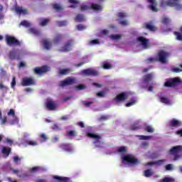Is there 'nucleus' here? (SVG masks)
I'll list each match as a JSON object with an SVG mask.
<instances>
[{"instance_id":"obj_1","label":"nucleus","mask_w":182,"mask_h":182,"mask_svg":"<svg viewBox=\"0 0 182 182\" xmlns=\"http://www.w3.org/2000/svg\"><path fill=\"white\" fill-rule=\"evenodd\" d=\"M161 8H166V6L174 7L177 11H181L182 4H180V0H168L162 1L160 4Z\"/></svg>"},{"instance_id":"obj_2","label":"nucleus","mask_w":182,"mask_h":182,"mask_svg":"<svg viewBox=\"0 0 182 182\" xmlns=\"http://www.w3.org/2000/svg\"><path fill=\"white\" fill-rule=\"evenodd\" d=\"M181 153H182V146L181 145L173 146L169 150V154H171V156H173V161H177V160L181 159Z\"/></svg>"},{"instance_id":"obj_3","label":"nucleus","mask_w":182,"mask_h":182,"mask_svg":"<svg viewBox=\"0 0 182 182\" xmlns=\"http://www.w3.org/2000/svg\"><path fill=\"white\" fill-rule=\"evenodd\" d=\"M6 43L8 46H21V41L12 36H6Z\"/></svg>"},{"instance_id":"obj_4","label":"nucleus","mask_w":182,"mask_h":182,"mask_svg":"<svg viewBox=\"0 0 182 182\" xmlns=\"http://www.w3.org/2000/svg\"><path fill=\"white\" fill-rule=\"evenodd\" d=\"M181 83V79L179 77L170 78L164 83L165 87H176Z\"/></svg>"},{"instance_id":"obj_5","label":"nucleus","mask_w":182,"mask_h":182,"mask_svg":"<svg viewBox=\"0 0 182 182\" xmlns=\"http://www.w3.org/2000/svg\"><path fill=\"white\" fill-rule=\"evenodd\" d=\"M122 161L128 164H139V161L132 154H127L122 157Z\"/></svg>"},{"instance_id":"obj_6","label":"nucleus","mask_w":182,"mask_h":182,"mask_svg":"<svg viewBox=\"0 0 182 182\" xmlns=\"http://www.w3.org/2000/svg\"><path fill=\"white\" fill-rule=\"evenodd\" d=\"M87 137H90V139H94L95 141H93V144H95L96 147H100V146L97 144H100V143H102V141H100V139H102V135H99L92 132H87Z\"/></svg>"},{"instance_id":"obj_7","label":"nucleus","mask_w":182,"mask_h":182,"mask_svg":"<svg viewBox=\"0 0 182 182\" xmlns=\"http://www.w3.org/2000/svg\"><path fill=\"white\" fill-rule=\"evenodd\" d=\"M146 2L149 4L148 6L149 11H151L152 12H159V8L157 7L159 3L157 2V0H146Z\"/></svg>"},{"instance_id":"obj_8","label":"nucleus","mask_w":182,"mask_h":182,"mask_svg":"<svg viewBox=\"0 0 182 182\" xmlns=\"http://www.w3.org/2000/svg\"><path fill=\"white\" fill-rule=\"evenodd\" d=\"M137 42H140L143 49H149L150 48V40L143 36H139L136 38Z\"/></svg>"},{"instance_id":"obj_9","label":"nucleus","mask_w":182,"mask_h":182,"mask_svg":"<svg viewBox=\"0 0 182 182\" xmlns=\"http://www.w3.org/2000/svg\"><path fill=\"white\" fill-rule=\"evenodd\" d=\"M75 83H76V78L68 77L64 80L60 81L59 86L60 87H65V86H70L75 85Z\"/></svg>"},{"instance_id":"obj_10","label":"nucleus","mask_w":182,"mask_h":182,"mask_svg":"<svg viewBox=\"0 0 182 182\" xmlns=\"http://www.w3.org/2000/svg\"><path fill=\"white\" fill-rule=\"evenodd\" d=\"M81 75H82V76L96 77V76H99V72L97 70L88 68V69L82 70L81 71Z\"/></svg>"},{"instance_id":"obj_11","label":"nucleus","mask_w":182,"mask_h":182,"mask_svg":"<svg viewBox=\"0 0 182 182\" xmlns=\"http://www.w3.org/2000/svg\"><path fill=\"white\" fill-rule=\"evenodd\" d=\"M11 60H21V53L18 50H12L9 53Z\"/></svg>"},{"instance_id":"obj_12","label":"nucleus","mask_w":182,"mask_h":182,"mask_svg":"<svg viewBox=\"0 0 182 182\" xmlns=\"http://www.w3.org/2000/svg\"><path fill=\"white\" fill-rule=\"evenodd\" d=\"M73 39H70L65 42L64 46L59 50L60 52H69L72 50L73 46Z\"/></svg>"},{"instance_id":"obj_13","label":"nucleus","mask_w":182,"mask_h":182,"mask_svg":"<svg viewBox=\"0 0 182 182\" xmlns=\"http://www.w3.org/2000/svg\"><path fill=\"white\" fill-rule=\"evenodd\" d=\"M168 56H170V54L164 50H161L158 53L159 61L161 62V63H166Z\"/></svg>"},{"instance_id":"obj_14","label":"nucleus","mask_w":182,"mask_h":182,"mask_svg":"<svg viewBox=\"0 0 182 182\" xmlns=\"http://www.w3.org/2000/svg\"><path fill=\"white\" fill-rule=\"evenodd\" d=\"M50 68L47 65H43L41 68L36 67L33 69V72L36 75H43V73H46V72H49Z\"/></svg>"},{"instance_id":"obj_15","label":"nucleus","mask_w":182,"mask_h":182,"mask_svg":"<svg viewBox=\"0 0 182 182\" xmlns=\"http://www.w3.org/2000/svg\"><path fill=\"white\" fill-rule=\"evenodd\" d=\"M181 126V122L176 119H173L168 122V127H170L171 130H174V129H177V127H180Z\"/></svg>"},{"instance_id":"obj_16","label":"nucleus","mask_w":182,"mask_h":182,"mask_svg":"<svg viewBox=\"0 0 182 182\" xmlns=\"http://www.w3.org/2000/svg\"><path fill=\"white\" fill-rule=\"evenodd\" d=\"M35 80L32 77H25L22 79L21 85L22 86H32L35 85Z\"/></svg>"},{"instance_id":"obj_17","label":"nucleus","mask_w":182,"mask_h":182,"mask_svg":"<svg viewBox=\"0 0 182 182\" xmlns=\"http://www.w3.org/2000/svg\"><path fill=\"white\" fill-rule=\"evenodd\" d=\"M129 97L127 92H121L114 99V102H124Z\"/></svg>"},{"instance_id":"obj_18","label":"nucleus","mask_w":182,"mask_h":182,"mask_svg":"<svg viewBox=\"0 0 182 182\" xmlns=\"http://www.w3.org/2000/svg\"><path fill=\"white\" fill-rule=\"evenodd\" d=\"M59 147L61 150L68 151V153H72V151H73V148L70 146V144H61Z\"/></svg>"},{"instance_id":"obj_19","label":"nucleus","mask_w":182,"mask_h":182,"mask_svg":"<svg viewBox=\"0 0 182 182\" xmlns=\"http://www.w3.org/2000/svg\"><path fill=\"white\" fill-rule=\"evenodd\" d=\"M46 106L48 110H55V109H56V104L52 100L47 101L46 102Z\"/></svg>"},{"instance_id":"obj_20","label":"nucleus","mask_w":182,"mask_h":182,"mask_svg":"<svg viewBox=\"0 0 182 182\" xmlns=\"http://www.w3.org/2000/svg\"><path fill=\"white\" fill-rule=\"evenodd\" d=\"M144 28L148 31H150L151 32H156L157 31V27L150 23H146L144 25Z\"/></svg>"},{"instance_id":"obj_21","label":"nucleus","mask_w":182,"mask_h":182,"mask_svg":"<svg viewBox=\"0 0 182 182\" xmlns=\"http://www.w3.org/2000/svg\"><path fill=\"white\" fill-rule=\"evenodd\" d=\"M153 80V74L152 73H149L145 75L143 77V82L144 83H149V82Z\"/></svg>"},{"instance_id":"obj_22","label":"nucleus","mask_w":182,"mask_h":182,"mask_svg":"<svg viewBox=\"0 0 182 182\" xmlns=\"http://www.w3.org/2000/svg\"><path fill=\"white\" fill-rule=\"evenodd\" d=\"M90 9H92V11H102L103 7L97 4H91Z\"/></svg>"},{"instance_id":"obj_23","label":"nucleus","mask_w":182,"mask_h":182,"mask_svg":"<svg viewBox=\"0 0 182 182\" xmlns=\"http://www.w3.org/2000/svg\"><path fill=\"white\" fill-rule=\"evenodd\" d=\"M53 178H54V180H58V181H59V182H68L69 181V178H67V177L54 176L53 177Z\"/></svg>"},{"instance_id":"obj_24","label":"nucleus","mask_w":182,"mask_h":182,"mask_svg":"<svg viewBox=\"0 0 182 182\" xmlns=\"http://www.w3.org/2000/svg\"><path fill=\"white\" fill-rule=\"evenodd\" d=\"M72 72V70L70 68H65V69H60L59 70V75L61 76H65L66 75H69Z\"/></svg>"},{"instance_id":"obj_25","label":"nucleus","mask_w":182,"mask_h":182,"mask_svg":"<svg viewBox=\"0 0 182 182\" xmlns=\"http://www.w3.org/2000/svg\"><path fill=\"white\" fill-rule=\"evenodd\" d=\"M63 36H62V34H57L54 39H53V42L55 45H58V43H60V42L62 41Z\"/></svg>"},{"instance_id":"obj_26","label":"nucleus","mask_w":182,"mask_h":182,"mask_svg":"<svg viewBox=\"0 0 182 182\" xmlns=\"http://www.w3.org/2000/svg\"><path fill=\"white\" fill-rule=\"evenodd\" d=\"M43 45L47 50H49L50 48H52V43L49 42L48 40H43Z\"/></svg>"},{"instance_id":"obj_27","label":"nucleus","mask_w":182,"mask_h":182,"mask_svg":"<svg viewBox=\"0 0 182 182\" xmlns=\"http://www.w3.org/2000/svg\"><path fill=\"white\" fill-rule=\"evenodd\" d=\"M15 11L16 14H23V15H26L28 14V10L27 9H22V7H16Z\"/></svg>"},{"instance_id":"obj_28","label":"nucleus","mask_w":182,"mask_h":182,"mask_svg":"<svg viewBox=\"0 0 182 182\" xmlns=\"http://www.w3.org/2000/svg\"><path fill=\"white\" fill-rule=\"evenodd\" d=\"M29 32L31 33H33V35H35V36H41V31L34 28H31L29 29Z\"/></svg>"},{"instance_id":"obj_29","label":"nucleus","mask_w":182,"mask_h":182,"mask_svg":"<svg viewBox=\"0 0 182 182\" xmlns=\"http://www.w3.org/2000/svg\"><path fill=\"white\" fill-rule=\"evenodd\" d=\"M11 148H6V147L4 146L2 148L1 152L3 154H5V156H6V157H8V156H9V154H11Z\"/></svg>"},{"instance_id":"obj_30","label":"nucleus","mask_w":182,"mask_h":182,"mask_svg":"<svg viewBox=\"0 0 182 182\" xmlns=\"http://www.w3.org/2000/svg\"><path fill=\"white\" fill-rule=\"evenodd\" d=\"M85 21V16L83 14H77L75 17L76 22H83Z\"/></svg>"},{"instance_id":"obj_31","label":"nucleus","mask_w":182,"mask_h":182,"mask_svg":"<svg viewBox=\"0 0 182 182\" xmlns=\"http://www.w3.org/2000/svg\"><path fill=\"white\" fill-rule=\"evenodd\" d=\"M69 4H71L70 6V8H76L77 6V5L79 4V1L77 0H68Z\"/></svg>"},{"instance_id":"obj_32","label":"nucleus","mask_w":182,"mask_h":182,"mask_svg":"<svg viewBox=\"0 0 182 182\" xmlns=\"http://www.w3.org/2000/svg\"><path fill=\"white\" fill-rule=\"evenodd\" d=\"M179 68H177V67L172 68L171 72H173V73H180V72H182V64L179 65Z\"/></svg>"},{"instance_id":"obj_33","label":"nucleus","mask_w":182,"mask_h":182,"mask_svg":"<svg viewBox=\"0 0 182 182\" xmlns=\"http://www.w3.org/2000/svg\"><path fill=\"white\" fill-rule=\"evenodd\" d=\"M49 22H50V19L43 18V19H41V21L40 22V25H41V26H46V25H48V23H49Z\"/></svg>"},{"instance_id":"obj_34","label":"nucleus","mask_w":182,"mask_h":182,"mask_svg":"<svg viewBox=\"0 0 182 182\" xmlns=\"http://www.w3.org/2000/svg\"><path fill=\"white\" fill-rule=\"evenodd\" d=\"M153 174V171H151V169H146L144 171V177H151V175Z\"/></svg>"},{"instance_id":"obj_35","label":"nucleus","mask_w":182,"mask_h":182,"mask_svg":"<svg viewBox=\"0 0 182 182\" xmlns=\"http://www.w3.org/2000/svg\"><path fill=\"white\" fill-rule=\"evenodd\" d=\"M173 35L176 36V41H180L182 42V33L178 31H174Z\"/></svg>"},{"instance_id":"obj_36","label":"nucleus","mask_w":182,"mask_h":182,"mask_svg":"<svg viewBox=\"0 0 182 182\" xmlns=\"http://www.w3.org/2000/svg\"><path fill=\"white\" fill-rule=\"evenodd\" d=\"M26 144H27V146H38V142H36V141H29V140H26L25 141Z\"/></svg>"},{"instance_id":"obj_37","label":"nucleus","mask_w":182,"mask_h":182,"mask_svg":"<svg viewBox=\"0 0 182 182\" xmlns=\"http://www.w3.org/2000/svg\"><path fill=\"white\" fill-rule=\"evenodd\" d=\"M139 129H141V126L138 124H134L130 127V130H139Z\"/></svg>"},{"instance_id":"obj_38","label":"nucleus","mask_w":182,"mask_h":182,"mask_svg":"<svg viewBox=\"0 0 182 182\" xmlns=\"http://www.w3.org/2000/svg\"><path fill=\"white\" fill-rule=\"evenodd\" d=\"M118 153H127V148L126 146H120L117 149Z\"/></svg>"},{"instance_id":"obj_39","label":"nucleus","mask_w":182,"mask_h":182,"mask_svg":"<svg viewBox=\"0 0 182 182\" xmlns=\"http://www.w3.org/2000/svg\"><path fill=\"white\" fill-rule=\"evenodd\" d=\"M161 103H164L165 105H170V100L167 97H161L160 98Z\"/></svg>"},{"instance_id":"obj_40","label":"nucleus","mask_w":182,"mask_h":182,"mask_svg":"<svg viewBox=\"0 0 182 182\" xmlns=\"http://www.w3.org/2000/svg\"><path fill=\"white\" fill-rule=\"evenodd\" d=\"M53 9H55V11H57V12H59V11H62V9H63L62 8V6H60V5L58 4H55L53 5Z\"/></svg>"},{"instance_id":"obj_41","label":"nucleus","mask_w":182,"mask_h":182,"mask_svg":"<svg viewBox=\"0 0 182 182\" xmlns=\"http://www.w3.org/2000/svg\"><path fill=\"white\" fill-rule=\"evenodd\" d=\"M40 140L41 143H43V141H46V140H48V136H46V134L43 133L40 135Z\"/></svg>"},{"instance_id":"obj_42","label":"nucleus","mask_w":182,"mask_h":182,"mask_svg":"<svg viewBox=\"0 0 182 182\" xmlns=\"http://www.w3.org/2000/svg\"><path fill=\"white\" fill-rule=\"evenodd\" d=\"M136 105V100L134 99H132L130 102H127L125 106L126 107H130L131 106H133Z\"/></svg>"},{"instance_id":"obj_43","label":"nucleus","mask_w":182,"mask_h":182,"mask_svg":"<svg viewBox=\"0 0 182 182\" xmlns=\"http://www.w3.org/2000/svg\"><path fill=\"white\" fill-rule=\"evenodd\" d=\"M89 9H90V7H89V6L86 4H82L80 6V11H82V12L85 11H89Z\"/></svg>"},{"instance_id":"obj_44","label":"nucleus","mask_w":182,"mask_h":182,"mask_svg":"<svg viewBox=\"0 0 182 182\" xmlns=\"http://www.w3.org/2000/svg\"><path fill=\"white\" fill-rule=\"evenodd\" d=\"M68 136L70 137H76V131L70 130L67 132Z\"/></svg>"},{"instance_id":"obj_45","label":"nucleus","mask_w":182,"mask_h":182,"mask_svg":"<svg viewBox=\"0 0 182 182\" xmlns=\"http://www.w3.org/2000/svg\"><path fill=\"white\" fill-rule=\"evenodd\" d=\"M19 123V118L14 117V118L10 121V124H18Z\"/></svg>"},{"instance_id":"obj_46","label":"nucleus","mask_w":182,"mask_h":182,"mask_svg":"<svg viewBox=\"0 0 182 182\" xmlns=\"http://www.w3.org/2000/svg\"><path fill=\"white\" fill-rule=\"evenodd\" d=\"M102 68L105 70L112 69V65L109 63H104L102 65Z\"/></svg>"},{"instance_id":"obj_47","label":"nucleus","mask_w":182,"mask_h":182,"mask_svg":"<svg viewBox=\"0 0 182 182\" xmlns=\"http://www.w3.org/2000/svg\"><path fill=\"white\" fill-rule=\"evenodd\" d=\"M21 25L22 26H25L26 28H29V26H31V23H29L26 21H23L21 22Z\"/></svg>"},{"instance_id":"obj_48","label":"nucleus","mask_w":182,"mask_h":182,"mask_svg":"<svg viewBox=\"0 0 182 182\" xmlns=\"http://www.w3.org/2000/svg\"><path fill=\"white\" fill-rule=\"evenodd\" d=\"M145 132H147L148 133H153L154 132V129L151 126H146L144 128Z\"/></svg>"},{"instance_id":"obj_49","label":"nucleus","mask_w":182,"mask_h":182,"mask_svg":"<svg viewBox=\"0 0 182 182\" xmlns=\"http://www.w3.org/2000/svg\"><path fill=\"white\" fill-rule=\"evenodd\" d=\"M117 16L119 18V19H124V18L127 16V14H126V13L119 12L117 14Z\"/></svg>"},{"instance_id":"obj_50","label":"nucleus","mask_w":182,"mask_h":182,"mask_svg":"<svg viewBox=\"0 0 182 182\" xmlns=\"http://www.w3.org/2000/svg\"><path fill=\"white\" fill-rule=\"evenodd\" d=\"M97 96L98 97H105L106 96V92L105 91H100L97 92Z\"/></svg>"},{"instance_id":"obj_51","label":"nucleus","mask_w":182,"mask_h":182,"mask_svg":"<svg viewBox=\"0 0 182 182\" xmlns=\"http://www.w3.org/2000/svg\"><path fill=\"white\" fill-rule=\"evenodd\" d=\"M122 38V36L119 34H114V35H111V38L114 39L115 41H117L118 39H120Z\"/></svg>"},{"instance_id":"obj_52","label":"nucleus","mask_w":182,"mask_h":182,"mask_svg":"<svg viewBox=\"0 0 182 182\" xmlns=\"http://www.w3.org/2000/svg\"><path fill=\"white\" fill-rule=\"evenodd\" d=\"M11 86L12 89H14V87H15V86H16V78H15V77H13V78H12Z\"/></svg>"},{"instance_id":"obj_53","label":"nucleus","mask_w":182,"mask_h":182,"mask_svg":"<svg viewBox=\"0 0 182 182\" xmlns=\"http://www.w3.org/2000/svg\"><path fill=\"white\" fill-rule=\"evenodd\" d=\"M162 23H164V25H168V23H170V18L166 17L162 19Z\"/></svg>"},{"instance_id":"obj_54","label":"nucleus","mask_w":182,"mask_h":182,"mask_svg":"<svg viewBox=\"0 0 182 182\" xmlns=\"http://www.w3.org/2000/svg\"><path fill=\"white\" fill-rule=\"evenodd\" d=\"M99 43H100L99 39H94L90 41V45H99Z\"/></svg>"},{"instance_id":"obj_55","label":"nucleus","mask_w":182,"mask_h":182,"mask_svg":"<svg viewBox=\"0 0 182 182\" xmlns=\"http://www.w3.org/2000/svg\"><path fill=\"white\" fill-rule=\"evenodd\" d=\"M8 116H13V117H15V111L13 109H11L8 113Z\"/></svg>"},{"instance_id":"obj_56","label":"nucleus","mask_w":182,"mask_h":182,"mask_svg":"<svg viewBox=\"0 0 182 182\" xmlns=\"http://www.w3.org/2000/svg\"><path fill=\"white\" fill-rule=\"evenodd\" d=\"M58 26H66L68 25V22L66 21H58Z\"/></svg>"},{"instance_id":"obj_57","label":"nucleus","mask_w":182,"mask_h":182,"mask_svg":"<svg viewBox=\"0 0 182 182\" xmlns=\"http://www.w3.org/2000/svg\"><path fill=\"white\" fill-rule=\"evenodd\" d=\"M77 29L78 31H83L84 29H86V26L82 25V24H79L77 26Z\"/></svg>"},{"instance_id":"obj_58","label":"nucleus","mask_w":182,"mask_h":182,"mask_svg":"<svg viewBox=\"0 0 182 182\" xmlns=\"http://www.w3.org/2000/svg\"><path fill=\"white\" fill-rule=\"evenodd\" d=\"M164 161H166L164 160V159H161V160H159V161H155V164H156L157 166H161V164H164Z\"/></svg>"},{"instance_id":"obj_59","label":"nucleus","mask_w":182,"mask_h":182,"mask_svg":"<svg viewBox=\"0 0 182 182\" xmlns=\"http://www.w3.org/2000/svg\"><path fill=\"white\" fill-rule=\"evenodd\" d=\"M165 168L167 171H169L170 170H173V164H169L165 166Z\"/></svg>"},{"instance_id":"obj_60","label":"nucleus","mask_w":182,"mask_h":182,"mask_svg":"<svg viewBox=\"0 0 182 182\" xmlns=\"http://www.w3.org/2000/svg\"><path fill=\"white\" fill-rule=\"evenodd\" d=\"M120 25H122L123 26H127L129 25V22L127 20H123L119 22Z\"/></svg>"},{"instance_id":"obj_61","label":"nucleus","mask_w":182,"mask_h":182,"mask_svg":"<svg viewBox=\"0 0 182 182\" xmlns=\"http://www.w3.org/2000/svg\"><path fill=\"white\" fill-rule=\"evenodd\" d=\"M163 182H173V179L171 178L165 177L162 179Z\"/></svg>"},{"instance_id":"obj_62","label":"nucleus","mask_w":182,"mask_h":182,"mask_svg":"<svg viewBox=\"0 0 182 182\" xmlns=\"http://www.w3.org/2000/svg\"><path fill=\"white\" fill-rule=\"evenodd\" d=\"M86 87H85V85L80 84L76 86V89H77L78 90H83V89H85Z\"/></svg>"},{"instance_id":"obj_63","label":"nucleus","mask_w":182,"mask_h":182,"mask_svg":"<svg viewBox=\"0 0 182 182\" xmlns=\"http://www.w3.org/2000/svg\"><path fill=\"white\" fill-rule=\"evenodd\" d=\"M100 120H109V115H102Z\"/></svg>"},{"instance_id":"obj_64","label":"nucleus","mask_w":182,"mask_h":182,"mask_svg":"<svg viewBox=\"0 0 182 182\" xmlns=\"http://www.w3.org/2000/svg\"><path fill=\"white\" fill-rule=\"evenodd\" d=\"M14 163H16V164H17L18 161H21V159L18 158V156H14Z\"/></svg>"}]
</instances>
